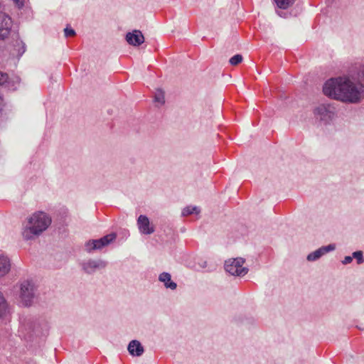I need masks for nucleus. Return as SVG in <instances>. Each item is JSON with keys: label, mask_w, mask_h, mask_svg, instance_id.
<instances>
[{"label": "nucleus", "mask_w": 364, "mask_h": 364, "mask_svg": "<svg viewBox=\"0 0 364 364\" xmlns=\"http://www.w3.org/2000/svg\"><path fill=\"white\" fill-rule=\"evenodd\" d=\"M242 60V56L241 55H235L230 59V63L232 65H236L241 63Z\"/></svg>", "instance_id": "412c9836"}, {"label": "nucleus", "mask_w": 364, "mask_h": 364, "mask_svg": "<svg viewBox=\"0 0 364 364\" xmlns=\"http://www.w3.org/2000/svg\"><path fill=\"white\" fill-rule=\"evenodd\" d=\"M159 281L164 283L166 289L175 290L177 287L176 283L171 280V276L168 272L161 273L159 276Z\"/></svg>", "instance_id": "4468645a"}, {"label": "nucleus", "mask_w": 364, "mask_h": 364, "mask_svg": "<svg viewBox=\"0 0 364 364\" xmlns=\"http://www.w3.org/2000/svg\"><path fill=\"white\" fill-rule=\"evenodd\" d=\"M14 3L18 7L21 8L23 6L24 0H12Z\"/></svg>", "instance_id": "393cba45"}, {"label": "nucleus", "mask_w": 364, "mask_h": 364, "mask_svg": "<svg viewBox=\"0 0 364 364\" xmlns=\"http://www.w3.org/2000/svg\"><path fill=\"white\" fill-rule=\"evenodd\" d=\"M117 238V234L112 232L97 240H90L85 244V250L90 253L95 250H102L103 247L113 242Z\"/></svg>", "instance_id": "423d86ee"}, {"label": "nucleus", "mask_w": 364, "mask_h": 364, "mask_svg": "<svg viewBox=\"0 0 364 364\" xmlns=\"http://www.w3.org/2000/svg\"><path fill=\"white\" fill-rule=\"evenodd\" d=\"M107 265V262L101 259H89L81 264L84 272L89 274H94L97 271L105 269Z\"/></svg>", "instance_id": "0eeeda50"}, {"label": "nucleus", "mask_w": 364, "mask_h": 364, "mask_svg": "<svg viewBox=\"0 0 364 364\" xmlns=\"http://www.w3.org/2000/svg\"><path fill=\"white\" fill-rule=\"evenodd\" d=\"M353 259L356 260L357 264L360 265L364 263L363 252L362 250H357L352 253Z\"/></svg>", "instance_id": "6ab92c4d"}, {"label": "nucleus", "mask_w": 364, "mask_h": 364, "mask_svg": "<svg viewBox=\"0 0 364 364\" xmlns=\"http://www.w3.org/2000/svg\"><path fill=\"white\" fill-rule=\"evenodd\" d=\"M336 248V246L335 244H329L326 246H322L316 250L309 253L306 257V259L309 262H315L326 254L334 251Z\"/></svg>", "instance_id": "6e6552de"}, {"label": "nucleus", "mask_w": 364, "mask_h": 364, "mask_svg": "<svg viewBox=\"0 0 364 364\" xmlns=\"http://www.w3.org/2000/svg\"><path fill=\"white\" fill-rule=\"evenodd\" d=\"M28 330L33 332L36 335L39 334L38 328L36 326V324L28 323Z\"/></svg>", "instance_id": "5701e85b"}, {"label": "nucleus", "mask_w": 364, "mask_h": 364, "mask_svg": "<svg viewBox=\"0 0 364 364\" xmlns=\"http://www.w3.org/2000/svg\"><path fill=\"white\" fill-rule=\"evenodd\" d=\"M36 287L32 280H24L19 284V297L22 304L29 306L36 295Z\"/></svg>", "instance_id": "20e7f679"}, {"label": "nucleus", "mask_w": 364, "mask_h": 364, "mask_svg": "<svg viewBox=\"0 0 364 364\" xmlns=\"http://www.w3.org/2000/svg\"><path fill=\"white\" fill-rule=\"evenodd\" d=\"M126 40L129 44L134 46H139L144 41V37L140 31L134 30L126 36Z\"/></svg>", "instance_id": "9b49d317"}, {"label": "nucleus", "mask_w": 364, "mask_h": 364, "mask_svg": "<svg viewBox=\"0 0 364 364\" xmlns=\"http://www.w3.org/2000/svg\"><path fill=\"white\" fill-rule=\"evenodd\" d=\"M16 82H19L18 77L16 78ZM14 81L12 82L9 80V77L6 73L0 71V85L5 86L9 90H15L16 87L14 85Z\"/></svg>", "instance_id": "2eb2a0df"}, {"label": "nucleus", "mask_w": 364, "mask_h": 364, "mask_svg": "<svg viewBox=\"0 0 364 364\" xmlns=\"http://www.w3.org/2000/svg\"><path fill=\"white\" fill-rule=\"evenodd\" d=\"M245 259L242 257L230 258L225 262V269L232 276L243 277L249 271L248 268L243 267Z\"/></svg>", "instance_id": "39448f33"}, {"label": "nucleus", "mask_w": 364, "mask_h": 364, "mask_svg": "<svg viewBox=\"0 0 364 364\" xmlns=\"http://www.w3.org/2000/svg\"><path fill=\"white\" fill-rule=\"evenodd\" d=\"M314 119L325 124L330 123L336 116V108L333 104L323 103L313 109Z\"/></svg>", "instance_id": "7ed1b4c3"}, {"label": "nucleus", "mask_w": 364, "mask_h": 364, "mask_svg": "<svg viewBox=\"0 0 364 364\" xmlns=\"http://www.w3.org/2000/svg\"><path fill=\"white\" fill-rule=\"evenodd\" d=\"M9 313V305L3 293L0 292V318L6 316Z\"/></svg>", "instance_id": "f3484780"}, {"label": "nucleus", "mask_w": 364, "mask_h": 364, "mask_svg": "<svg viewBox=\"0 0 364 364\" xmlns=\"http://www.w3.org/2000/svg\"><path fill=\"white\" fill-rule=\"evenodd\" d=\"M325 95L348 104H359L364 100V90L351 74L331 79L323 87Z\"/></svg>", "instance_id": "f257e3e1"}, {"label": "nucleus", "mask_w": 364, "mask_h": 364, "mask_svg": "<svg viewBox=\"0 0 364 364\" xmlns=\"http://www.w3.org/2000/svg\"><path fill=\"white\" fill-rule=\"evenodd\" d=\"M353 262V257L351 256H345L343 260H341V264L343 265H347L350 264Z\"/></svg>", "instance_id": "b1692460"}, {"label": "nucleus", "mask_w": 364, "mask_h": 364, "mask_svg": "<svg viewBox=\"0 0 364 364\" xmlns=\"http://www.w3.org/2000/svg\"><path fill=\"white\" fill-rule=\"evenodd\" d=\"M64 33H65V36L68 38V37L74 36L75 35V31L72 28L67 26L64 29Z\"/></svg>", "instance_id": "4be33fe9"}, {"label": "nucleus", "mask_w": 364, "mask_h": 364, "mask_svg": "<svg viewBox=\"0 0 364 364\" xmlns=\"http://www.w3.org/2000/svg\"><path fill=\"white\" fill-rule=\"evenodd\" d=\"M137 225L139 232L144 235H151L155 231L154 226L150 223L149 219L144 215L139 216L137 219Z\"/></svg>", "instance_id": "9d476101"}, {"label": "nucleus", "mask_w": 364, "mask_h": 364, "mask_svg": "<svg viewBox=\"0 0 364 364\" xmlns=\"http://www.w3.org/2000/svg\"><path fill=\"white\" fill-rule=\"evenodd\" d=\"M11 24V18L5 13L0 11V40H3L9 36Z\"/></svg>", "instance_id": "1a4fd4ad"}, {"label": "nucleus", "mask_w": 364, "mask_h": 364, "mask_svg": "<svg viewBox=\"0 0 364 364\" xmlns=\"http://www.w3.org/2000/svg\"><path fill=\"white\" fill-rule=\"evenodd\" d=\"M127 350L131 355L136 357L141 356L144 352V347L137 340L130 341Z\"/></svg>", "instance_id": "ddd939ff"}, {"label": "nucleus", "mask_w": 364, "mask_h": 364, "mask_svg": "<svg viewBox=\"0 0 364 364\" xmlns=\"http://www.w3.org/2000/svg\"><path fill=\"white\" fill-rule=\"evenodd\" d=\"M51 218L43 211H37L28 215L22 223L21 236L24 240H34L50 225Z\"/></svg>", "instance_id": "f03ea898"}, {"label": "nucleus", "mask_w": 364, "mask_h": 364, "mask_svg": "<svg viewBox=\"0 0 364 364\" xmlns=\"http://www.w3.org/2000/svg\"><path fill=\"white\" fill-rule=\"evenodd\" d=\"M11 268L10 258L4 254H0V277H4L9 273Z\"/></svg>", "instance_id": "f8f14e48"}, {"label": "nucleus", "mask_w": 364, "mask_h": 364, "mask_svg": "<svg viewBox=\"0 0 364 364\" xmlns=\"http://www.w3.org/2000/svg\"><path fill=\"white\" fill-rule=\"evenodd\" d=\"M154 100L156 102L162 105L165 102L164 92L161 90H158L154 95Z\"/></svg>", "instance_id": "aec40b11"}, {"label": "nucleus", "mask_w": 364, "mask_h": 364, "mask_svg": "<svg viewBox=\"0 0 364 364\" xmlns=\"http://www.w3.org/2000/svg\"><path fill=\"white\" fill-rule=\"evenodd\" d=\"M200 212L201 210L199 206H186L181 211V215L183 217L188 215H195L198 217Z\"/></svg>", "instance_id": "dca6fc26"}, {"label": "nucleus", "mask_w": 364, "mask_h": 364, "mask_svg": "<svg viewBox=\"0 0 364 364\" xmlns=\"http://www.w3.org/2000/svg\"><path fill=\"white\" fill-rule=\"evenodd\" d=\"M296 0H274L277 6L282 9H287L294 3Z\"/></svg>", "instance_id": "a211bd4d"}]
</instances>
